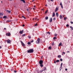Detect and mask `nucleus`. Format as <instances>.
<instances>
[{
  "mask_svg": "<svg viewBox=\"0 0 73 73\" xmlns=\"http://www.w3.org/2000/svg\"><path fill=\"white\" fill-rule=\"evenodd\" d=\"M33 52H34L33 49H30L27 51L28 53H33Z\"/></svg>",
  "mask_w": 73,
  "mask_h": 73,
  "instance_id": "obj_1",
  "label": "nucleus"
},
{
  "mask_svg": "<svg viewBox=\"0 0 73 73\" xmlns=\"http://www.w3.org/2000/svg\"><path fill=\"white\" fill-rule=\"evenodd\" d=\"M40 39L39 38H38L37 40V41H36V43L37 44H38L39 43H40Z\"/></svg>",
  "mask_w": 73,
  "mask_h": 73,
  "instance_id": "obj_2",
  "label": "nucleus"
},
{
  "mask_svg": "<svg viewBox=\"0 0 73 73\" xmlns=\"http://www.w3.org/2000/svg\"><path fill=\"white\" fill-rule=\"evenodd\" d=\"M24 33V30H22V31H21L19 32V33L21 34V35H22L23 33Z\"/></svg>",
  "mask_w": 73,
  "mask_h": 73,
  "instance_id": "obj_3",
  "label": "nucleus"
},
{
  "mask_svg": "<svg viewBox=\"0 0 73 73\" xmlns=\"http://www.w3.org/2000/svg\"><path fill=\"white\" fill-rule=\"evenodd\" d=\"M21 44L22 46H25V44H24V43H23V42L21 41Z\"/></svg>",
  "mask_w": 73,
  "mask_h": 73,
  "instance_id": "obj_4",
  "label": "nucleus"
},
{
  "mask_svg": "<svg viewBox=\"0 0 73 73\" xmlns=\"http://www.w3.org/2000/svg\"><path fill=\"white\" fill-rule=\"evenodd\" d=\"M42 63H43V61L42 60H40L39 62V64H42Z\"/></svg>",
  "mask_w": 73,
  "mask_h": 73,
  "instance_id": "obj_5",
  "label": "nucleus"
},
{
  "mask_svg": "<svg viewBox=\"0 0 73 73\" xmlns=\"http://www.w3.org/2000/svg\"><path fill=\"white\" fill-rule=\"evenodd\" d=\"M62 63H61V64L60 65V70H61V69H62Z\"/></svg>",
  "mask_w": 73,
  "mask_h": 73,
  "instance_id": "obj_6",
  "label": "nucleus"
},
{
  "mask_svg": "<svg viewBox=\"0 0 73 73\" xmlns=\"http://www.w3.org/2000/svg\"><path fill=\"white\" fill-rule=\"evenodd\" d=\"M58 7H56L55 11V12H57L58 11Z\"/></svg>",
  "mask_w": 73,
  "mask_h": 73,
  "instance_id": "obj_7",
  "label": "nucleus"
},
{
  "mask_svg": "<svg viewBox=\"0 0 73 73\" xmlns=\"http://www.w3.org/2000/svg\"><path fill=\"white\" fill-rule=\"evenodd\" d=\"M7 43L8 44H10L11 41L10 40H8L7 41Z\"/></svg>",
  "mask_w": 73,
  "mask_h": 73,
  "instance_id": "obj_8",
  "label": "nucleus"
},
{
  "mask_svg": "<svg viewBox=\"0 0 73 73\" xmlns=\"http://www.w3.org/2000/svg\"><path fill=\"white\" fill-rule=\"evenodd\" d=\"M6 36H9L11 35V33H8L6 34Z\"/></svg>",
  "mask_w": 73,
  "mask_h": 73,
  "instance_id": "obj_9",
  "label": "nucleus"
},
{
  "mask_svg": "<svg viewBox=\"0 0 73 73\" xmlns=\"http://www.w3.org/2000/svg\"><path fill=\"white\" fill-rule=\"evenodd\" d=\"M52 21V18H50V19L49 22L50 23H51Z\"/></svg>",
  "mask_w": 73,
  "mask_h": 73,
  "instance_id": "obj_10",
  "label": "nucleus"
},
{
  "mask_svg": "<svg viewBox=\"0 0 73 73\" xmlns=\"http://www.w3.org/2000/svg\"><path fill=\"white\" fill-rule=\"evenodd\" d=\"M61 45H62V43L61 42H60V43H59L58 46H60Z\"/></svg>",
  "mask_w": 73,
  "mask_h": 73,
  "instance_id": "obj_11",
  "label": "nucleus"
},
{
  "mask_svg": "<svg viewBox=\"0 0 73 73\" xmlns=\"http://www.w3.org/2000/svg\"><path fill=\"white\" fill-rule=\"evenodd\" d=\"M55 16V13L54 12L52 14V17H54Z\"/></svg>",
  "mask_w": 73,
  "mask_h": 73,
  "instance_id": "obj_12",
  "label": "nucleus"
},
{
  "mask_svg": "<svg viewBox=\"0 0 73 73\" xmlns=\"http://www.w3.org/2000/svg\"><path fill=\"white\" fill-rule=\"evenodd\" d=\"M6 11L7 12H8L9 13H11V11H9V10H6Z\"/></svg>",
  "mask_w": 73,
  "mask_h": 73,
  "instance_id": "obj_13",
  "label": "nucleus"
},
{
  "mask_svg": "<svg viewBox=\"0 0 73 73\" xmlns=\"http://www.w3.org/2000/svg\"><path fill=\"white\" fill-rule=\"evenodd\" d=\"M60 19H62V15H60Z\"/></svg>",
  "mask_w": 73,
  "mask_h": 73,
  "instance_id": "obj_14",
  "label": "nucleus"
},
{
  "mask_svg": "<svg viewBox=\"0 0 73 73\" xmlns=\"http://www.w3.org/2000/svg\"><path fill=\"white\" fill-rule=\"evenodd\" d=\"M21 1H23L24 3H25V1H24V0H21Z\"/></svg>",
  "mask_w": 73,
  "mask_h": 73,
  "instance_id": "obj_15",
  "label": "nucleus"
},
{
  "mask_svg": "<svg viewBox=\"0 0 73 73\" xmlns=\"http://www.w3.org/2000/svg\"><path fill=\"white\" fill-rule=\"evenodd\" d=\"M58 58H61V55H59L58 56Z\"/></svg>",
  "mask_w": 73,
  "mask_h": 73,
  "instance_id": "obj_16",
  "label": "nucleus"
},
{
  "mask_svg": "<svg viewBox=\"0 0 73 73\" xmlns=\"http://www.w3.org/2000/svg\"><path fill=\"white\" fill-rule=\"evenodd\" d=\"M3 19H7V16H4V17H3Z\"/></svg>",
  "mask_w": 73,
  "mask_h": 73,
  "instance_id": "obj_17",
  "label": "nucleus"
},
{
  "mask_svg": "<svg viewBox=\"0 0 73 73\" xmlns=\"http://www.w3.org/2000/svg\"><path fill=\"white\" fill-rule=\"evenodd\" d=\"M70 28L71 29L72 31V30H73V27H72V26H70Z\"/></svg>",
  "mask_w": 73,
  "mask_h": 73,
  "instance_id": "obj_18",
  "label": "nucleus"
},
{
  "mask_svg": "<svg viewBox=\"0 0 73 73\" xmlns=\"http://www.w3.org/2000/svg\"><path fill=\"white\" fill-rule=\"evenodd\" d=\"M56 15L57 17H58V13H56Z\"/></svg>",
  "mask_w": 73,
  "mask_h": 73,
  "instance_id": "obj_19",
  "label": "nucleus"
},
{
  "mask_svg": "<svg viewBox=\"0 0 73 73\" xmlns=\"http://www.w3.org/2000/svg\"><path fill=\"white\" fill-rule=\"evenodd\" d=\"M45 19H46V20H48V17H45Z\"/></svg>",
  "mask_w": 73,
  "mask_h": 73,
  "instance_id": "obj_20",
  "label": "nucleus"
},
{
  "mask_svg": "<svg viewBox=\"0 0 73 73\" xmlns=\"http://www.w3.org/2000/svg\"><path fill=\"white\" fill-rule=\"evenodd\" d=\"M56 61V62H60V60H57Z\"/></svg>",
  "mask_w": 73,
  "mask_h": 73,
  "instance_id": "obj_21",
  "label": "nucleus"
},
{
  "mask_svg": "<svg viewBox=\"0 0 73 73\" xmlns=\"http://www.w3.org/2000/svg\"><path fill=\"white\" fill-rule=\"evenodd\" d=\"M25 36V34H23L22 35V37H23L24 36Z\"/></svg>",
  "mask_w": 73,
  "mask_h": 73,
  "instance_id": "obj_22",
  "label": "nucleus"
},
{
  "mask_svg": "<svg viewBox=\"0 0 73 73\" xmlns=\"http://www.w3.org/2000/svg\"><path fill=\"white\" fill-rule=\"evenodd\" d=\"M46 70V67H44V70H43V71H44V70Z\"/></svg>",
  "mask_w": 73,
  "mask_h": 73,
  "instance_id": "obj_23",
  "label": "nucleus"
},
{
  "mask_svg": "<svg viewBox=\"0 0 73 73\" xmlns=\"http://www.w3.org/2000/svg\"><path fill=\"white\" fill-rule=\"evenodd\" d=\"M40 66L41 67H43V65L42 64H40Z\"/></svg>",
  "mask_w": 73,
  "mask_h": 73,
  "instance_id": "obj_24",
  "label": "nucleus"
},
{
  "mask_svg": "<svg viewBox=\"0 0 73 73\" xmlns=\"http://www.w3.org/2000/svg\"><path fill=\"white\" fill-rule=\"evenodd\" d=\"M57 38L56 37H54L53 38V40H55V39Z\"/></svg>",
  "mask_w": 73,
  "mask_h": 73,
  "instance_id": "obj_25",
  "label": "nucleus"
},
{
  "mask_svg": "<svg viewBox=\"0 0 73 73\" xmlns=\"http://www.w3.org/2000/svg\"><path fill=\"white\" fill-rule=\"evenodd\" d=\"M43 71H44L43 70H40V73H42V72H43Z\"/></svg>",
  "mask_w": 73,
  "mask_h": 73,
  "instance_id": "obj_26",
  "label": "nucleus"
},
{
  "mask_svg": "<svg viewBox=\"0 0 73 73\" xmlns=\"http://www.w3.org/2000/svg\"><path fill=\"white\" fill-rule=\"evenodd\" d=\"M28 45H30V44H31V43L30 42H28Z\"/></svg>",
  "mask_w": 73,
  "mask_h": 73,
  "instance_id": "obj_27",
  "label": "nucleus"
},
{
  "mask_svg": "<svg viewBox=\"0 0 73 73\" xmlns=\"http://www.w3.org/2000/svg\"><path fill=\"white\" fill-rule=\"evenodd\" d=\"M62 2H61L60 3V5H62Z\"/></svg>",
  "mask_w": 73,
  "mask_h": 73,
  "instance_id": "obj_28",
  "label": "nucleus"
},
{
  "mask_svg": "<svg viewBox=\"0 0 73 73\" xmlns=\"http://www.w3.org/2000/svg\"><path fill=\"white\" fill-rule=\"evenodd\" d=\"M69 25L68 24H67L66 25V27H69Z\"/></svg>",
  "mask_w": 73,
  "mask_h": 73,
  "instance_id": "obj_29",
  "label": "nucleus"
},
{
  "mask_svg": "<svg viewBox=\"0 0 73 73\" xmlns=\"http://www.w3.org/2000/svg\"><path fill=\"white\" fill-rule=\"evenodd\" d=\"M54 45V42H53L52 44V45Z\"/></svg>",
  "mask_w": 73,
  "mask_h": 73,
  "instance_id": "obj_30",
  "label": "nucleus"
},
{
  "mask_svg": "<svg viewBox=\"0 0 73 73\" xmlns=\"http://www.w3.org/2000/svg\"><path fill=\"white\" fill-rule=\"evenodd\" d=\"M0 15H1L2 16H3V13H0Z\"/></svg>",
  "mask_w": 73,
  "mask_h": 73,
  "instance_id": "obj_31",
  "label": "nucleus"
},
{
  "mask_svg": "<svg viewBox=\"0 0 73 73\" xmlns=\"http://www.w3.org/2000/svg\"><path fill=\"white\" fill-rule=\"evenodd\" d=\"M22 17H23V18H24V19H26L25 17H24V16H22Z\"/></svg>",
  "mask_w": 73,
  "mask_h": 73,
  "instance_id": "obj_32",
  "label": "nucleus"
},
{
  "mask_svg": "<svg viewBox=\"0 0 73 73\" xmlns=\"http://www.w3.org/2000/svg\"><path fill=\"white\" fill-rule=\"evenodd\" d=\"M47 33H48V34H49V35H50V33L48 32Z\"/></svg>",
  "mask_w": 73,
  "mask_h": 73,
  "instance_id": "obj_33",
  "label": "nucleus"
},
{
  "mask_svg": "<svg viewBox=\"0 0 73 73\" xmlns=\"http://www.w3.org/2000/svg\"><path fill=\"white\" fill-rule=\"evenodd\" d=\"M54 36L56 37V36H57V34H55Z\"/></svg>",
  "mask_w": 73,
  "mask_h": 73,
  "instance_id": "obj_34",
  "label": "nucleus"
},
{
  "mask_svg": "<svg viewBox=\"0 0 73 73\" xmlns=\"http://www.w3.org/2000/svg\"><path fill=\"white\" fill-rule=\"evenodd\" d=\"M49 49H51V46H49Z\"/></svg>",
  "mask_w": 73,
  "mask_h": 73,
  "instance_id": "obj_35",
  "label": "nucleus"
},
{
  "mask_svg": "<svg viewBox=\"0 0 73 73\" xmlns=\"http://www.w3.org/2000/svg\"><path fill=\"white\" fill-rule=\"evenodd\" d=\"M56 20V18H54L53 20L54 21V20Z\"/></svg>",
  "mask_w": 73,
  "mask_h": 73,
  "instance_id": "obj_36",
  "label": "nucleus"
},
{
  "mask_svg": "<svg viewBox=\"0 0 73 73\" xmlns=\"http://www.w3.org/2000/svg\"><path fill=\"white\" fill-rule=\"evenodd\" d=\"M60 61H62V59H60Z\"/></svg>",
  "mask_w": 73,
  "mask_h": 73,
  "instance_id": "obj_37",
  "label": "nucleus"
},
{
  "mask_svg": "<svg viewBox=\"0 0 73 73\" xmlns=\"http://www.w3.org/2000/svg\"><path fill=\"white\" fill-rule=\"evenodd\" d=\"M47 12H48V10H47L46 11V12H45V13H47Z\"/></svg>",
  "mask_w": 73,
  "mask_h": 73,
  "instance_id": "obj_38",
  "label": "nucleus"
},
{
  "mask_svg": "<svg viewBox=\"0 0 73 73\" xmlns=\"http://www.w3.org/2000/svg\"><path fill=\"white\" fill-rule=\"evenodd\" d=\"M67 19V18H64V20H66V19Z\"/></svg>",
  "mask_w": 73,
  "mask_h": 73,
  "instance_id": "obj_39",
  "label": "nucleus"
},
{
  "mask_svg": "<svg viewBox=\"0 0 73 73\" xmlns=\"http://www.w3.org/2000/svg\"><path fill=\"white\" fill-rule=\"evenodd\" d=\"M62 53H63V54H65V52H62Z\"/></svg>",
  "mask_w": 73,
  "mask_h": 73,
  "instance_id": "obj_40",
  "label": "nucleus"
},
{
  "mask_svg": "<svg viewBox=\"0 0 73 73\" xmlns=\"http://www.w3.org/2000/svg\"><path fill=\"white\" fill-rule=\"evenodd\" d=\"M61 7L62 8H63V6H62V5H61Z\"/></svg>",
  "mask_w": 73,
  "mask_h": 73,
  "instance_id": "obj_41",
  "label": "nucleus"
},
{
  "mask_svg": "<svg viewBox=\"0 0 73 73\" xmlns=\"http://www.w3.org/2000/svg\"><path fill=\"white\" fill-rule=\"evenodd\" d=\"M65 70L66 71H67V70L68 69H67V68H66L65 69Z\"/></svg>",
  "mask_w": 73,
  "mask_h": 73,
  "instance_id": "obj_42",
  "label": "nucleus"
},
{
  "mask_svg": "<svg viewBox=\"0 0 73 73\" xmlns=\"http://www.w3.org/2000/svg\"><path fill=\"white\" fill-rule=\"evenodd\" d=\"M28 37L29 38H31V36H28Z\"/></svg>",
  "mask_w": 73,
  "mask_h": 73,
  "instance_id": "obj_43",
  "label": "nucleus"
},
{
  "mask_svg": "<svg viewBox=\"0 0 73 73\" xmlns=\"http://www.w3.org/2000/svg\"><path fill=\"white\" fill-rule=\"evenodd\" d=\"M70 23H71V24H73V22H72V21H71L70 22Z\"/></svg>",
  "mask_w": 73,
  "mask_h": 73,
  "instance_id": "obj_44",
  "label": "nucleus"
},
{
  "mask_svg": "<svg viewBox=\"0 0 73 73\" xmlns=\"http://www.w3.org/2000/svg\"><path fill=\"white\" fill-rule=\"evenodd\" d=\"M37 24H36L35 25V26H37Z\"/></svg>",
  "mask_w": 73,
  "mask_h": 73,
  "instance_id": "obj_45",
  "label": "nucleus"
},
{
  "mask_svg": "<svg viewBox=\"0 0 73 73\" xmlns=\"http://www.w3.org/2000/svg\"><path fill=\"white\" fill-rule=\"evenodd\" d=\"M56 62H56H56L55 61H54V64H56Z\"/></svg>",
  "mask_w": 73,
  "mask_h": 73,
  "instance_id": "obj_46",
  "label": "nucleus"
},
{
  "mask_svg": "<svg viewBox=\"0 0 73 73\" xmlns=\"http://www.w3.org/2000/svg\"><path fill=\"white\" fill-rule=\"evenodd\" d=\"M4 30H6L7 29L6 28H4Z\"/></svg>",
  "mask_w": 73,
  "mask_h": 73,
  "instance_id": "obj_47",
  "label": "nucleus"
},
{
  "mask_svg": "<svg viewBox=\"0 0 73 73\" xmlns=\"http://www.w3.org/2000/svg\"><path fill=\"white\" fill-rule=\"evenodd\" d=\"M14 73H16V71H14Z\"/></svg>",
  "mask_w": 73,
  "mask_h": 73,
  "instance_id": "obj_48",
  "label": "nucleus"
},
{
  "mask_svg": "<svg viewBox=\"0 0 73 73\" xmlns=\"http://www.w3.org/2000/svg\"><path fill=\"white\" fill-rule=\"evenodd\" d=\"M10 21H7L6 22H9Z\"/></svg>",
  "mask_w": 73,
  "mask_h": 73,
  "instance_id": "obj_49",
  "label": "nucleus"
},
{
  "mask_svg": "<svg viewBox=\"0 0 73 73\" xmlns=\"http://www.w3.org/2000/svg\"><path fill=\"white\" fill-rule=\"evenodd\" d=\"M22 26L23 27H24V26H25V25H23Z\"/></svg>",
  "mask_w": 73,
  "mask_h": 73,
  "instance_id": "obj_50",
  "label": "nucleus"
},
{
  "mask_svg": "<svg viewBox=\"0 0 73 73\" xmlns=\"http://www.w3.org/2000/svg\"><path fill=\"white\" fill-rule=\"evenodd\" d=\"M31 42H33V40H32Z\"/></svg>",
  "mask_w": 73,
  "mask_h": 73,
  "instance_id": "obj_51",
  "label": "nucleus"
},
{
  "mask_svg": "<svg viewBox=\"0 0 73 73\" xmlns=\"http://www.w3.org/2000/svg\"><path fill=\"white\" fill-rule=\"evenodd\" d=\"M37 19V18H35V20Z\"/></svg>",
  "mask_w": 73,
  "mask_h": 73,
  "instance_id": "obj_52",
  "label": "nucleus"
},
{
  "mask_svg": "<svg viewBox=\"0 0 73 73\" xmlns=\"http://www.w3.org/2000/svg\"><path fill=\"white\" fill-rule=\"evenodd\" d=\"M37 73H40V72L38 71V72H37Z\"/></svg>",
  "mask_w": 73,
  "mask_h": 73,
  "instance_id": "obj_53",
  "label": "nucleus"
},
{
  "mask_svg": "<svg viewBox=\"0 0 73 73\" xmlns=\"http://www.w3.org/2000/svg\"><path fill=\"white\" fill-rule=\"evenodd\" d=\"M2 47L1 46H0V49Z\"/></svg>",
  "mask_w": 73,
  "mask_h": 73,
  "instance_id": "obj_54",
  "label": "nucleus"
},
{
  "mask_svg": "<svg viewBox=\"0 0 73 73\" xmlns=\"http://www.w3.org/2000/svg\"><path fill=\"white\" fill-rule=\"evenodd\" d=\"M51 1H53V0H50Z\"/></svg>",
  "mask_w": 73,
  "mask_h": 73,
  "instance_id": "obj_55",
  "label": "nucleus"
},
{
  "mask_svg": "<svg viewBox=\"0 0 73 73\" xmlns=\"http://www.w3.org/2000/svg\"><path fill=\"white\" fill-rule=\"evenodd\" d=\"M35 1V0H32V2H33V1Z\"/></svg>",
  "mask_w": 73,
  "mask_h": 73,
  "instance_id": "obj_56",
  "label": "nucleus"
},
{
  "mask_svg": "<svg viewBox=\"0 0 73 73\" xmlns=\"http://www.w3.org/2000/svg\"><path fill=\"white\" fill-rule=\"evenodd\" d=\"M9 0V1H12L13 0Z\"/></svg>",
  "mask_w": 73,
  "mask_h": 73,
  "instance_id": "obj_57",
  "label": "nucleus"
},
{
  "mask_svg": "<svg viewBox=\"0 0 73 73\" xmlns=\"http://www.w3.org/2000/svg\"><path fill=\"white\" fill-rule=\"evenodd\" d=\"M45 6H47V5H45Z\"/></svg>",
  "mask_w": 73,
  "mask_h": 73,
  "instance_id": "obj_58",
  "label": "nucleus"
},
{
  "mask_svg": "<svg viewBox=\"0 0 73 73\" xmlns=\"http://www.w3.org/2000/svg\"><path fill=\"white\" fill-rule=\"evenodd\" d=\"M33 20H34V18H33Z\"/></svg>",
  "mask_w": 73,
  "mask_h": 73,
  "instance_id": "obj_59",
  "label": "nucleus"
},
{
  "mask_svg": "<svg viewBox=\"0 0 73 73\" xmlns=\"http://www.w3.org/2000/svg\"><path fill=\"white\" fill-rule=\"evenodd\" d=\"M48 1H49V0H48Z\"/></svg>",
  "mask_w": 73,
  "mask_h": 73,
  "instance_id": "obj_60",
  "label": "nucleus"
},
{
  "mask_svg": "<svg viewBox=\"0 0 73 73\" xmlns=\"http://www.w3.org/2000/svg\"><path fill=\"white\" fill-rule=\"evenodd\" d=\"M34 7H35V5H34Z\"/></svg>",
  "mask_w": 73,
  "mask_h": 73,
  "instance_id": "obj_61",
  "label": "nucleus"
},
{
  "mask_svg": "<svg viewBox=\"0 0 73 73\" xmlns=\"http://www.w3.org/2000/svg\"><path fill=\"white\" fill-rule=\"evenodd\" d=\"M42 10L43 11V10H44V9H42Z\"/></svg>",
  "mask_w": 73,
  "mask_h": 73,
  "instance_id": "obj_62",
  "label": "nucleus"
},
{
  "mask_svg": "<svg viewBox=\"0 0 73 73\" xmlns=\"http://www.w3.org/2000/svg\"><path fill=\"white\" fill-rule=\"evenodd\" d=\"M68 52H69V51H68Z\"/></svg>",
  "mask_w": 73,
  "mask_h": 73,
  "instance_id": "obj_63",
  "label": "nucleus"
},
{
  "mask_svg": "<svg viewBox=\"0 0 73 73\" xmlns=\"http://www.w3.org/2000/svg\"><path fill=\"white\" fill-rule=\"evenodd\" d=\"M2 1H1V3H2Z\"/></svg>",
  "mask_w": 73,
  "mask_h": 73,
  "instance_id": "obj_64",
  "label": "nucleus"
}]
</instances>
